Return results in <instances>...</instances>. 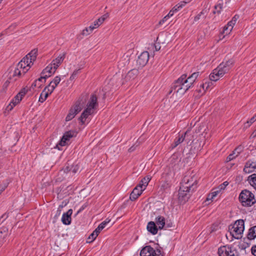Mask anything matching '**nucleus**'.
Returning a JSON list of instances; mask_svg holds the SVG:
<instances>
[{
	"label": "nucleus",
	"mask_w": 256,
	"mask_h": 256,
	"mask_svg": "<svg viewBox=\"0 0 256 256\" xmlns=\"http://www.w3.org/2000/svg\"><path fill=\"white\" fill-rule=\"evenodd\" d=\"M152 255L154 256H162L161 254V252L160 250H154V252H152Z\"/></svg>",
	"instance_id": "nucleus-56"
},
{
	"label": "nucleus",
	"mask_w": 256,
	"mask_h": 256,
	"mask_svg": "<svg viewBox=\"0 0 256 256\" xmlns=\"http://www.w3.org/2000/svg\"><path fill=\"white\" fill-rule=\"evenodd\" d=\"M130 58L128 54H125L122 58L118 62L119 66H124L126 64H128L130 62Z\"/></svg>",
	"instance_id": "nucleus-29"
},
{
	"label": "nucleus",
	"mask_w": 256,
	"mask_h": 256,
	"mask_svg": "<svg viewBox=\"0 0 256 256\" xmlns=\"http://www.w3.org/2000/svg\"><path fill=\"white\" fill-rule=\"evenodd\" d=\"M138 69L134 68L131 70L127 73L126 75L125 76L124 81L122 82V84L134 80L138 76Z\"/></svg>",
	"instance_id": "nucleus-11"
},
{
	"label": "nucleus",
	"mask_w": 256,
	"mask_h": 256,
	"mask_svg": "<svg viewBox=\"0 0 256 256\" xmlns=\"http://www.w3.org/2000/svg\"><path fill=\"white\" fill-rule=\"evenodd\" d=\"M172 226V222H167L166 223V225H165L164 227L166 228H171Z\"/></svg>",
	"instance_id": "nucleus-63"
},
{
	"label": "nucleus",
	"mask_w": 256,
	"mask_h": 256,
	"mask_svg": "<svg viewBox=\"0 0 256 256\" xmlns=\"http://www.w3.org/2000/svg\"><path fill=\"white\" fill-rule=\"evenodd\" d=\"M197 184V178L194 176H186L182 182V185L184 189L192 190V192H193L196 188Z\"/></svg>",
	"instance_id": "nucleus-5"
},
{
	"label": "nucleus",
	"mask_w": 256,
	"mask_h": 256,
	"mask_svg": "<svg viewBox=\"0 0 256 256\" xmlns=\"http://www.w3.org/2000/svg\"><path fill=\"white\" fill-rule=\"evenodd\" d=\"M83 108V102L82 103L80 101H77L74 106L72 108L67 115L66 120L70 121L72 120L76 114H78Z\"/></svg>",
	"instance_id": "nucleus-6"
},
{
	"label": "nucleus",
	"mask_w": 256,
	"mask_h": 256,
	"mask_svg": "<svg viewBox=\"0 0 256 256\" xmlns=\"http://www.w3.org/2000/svg\"><path fill=\"white\" fill-rule=\"evenodd\" d=\"M154 249L150 246L144 247L140 251V256H154Z\"/></svg>",
	"instance_id": "nucleus-19"
},
{
	"label": "nucleus",
	"mask_w": 256,
	"mask_h": 256,
	"mask_svg": "<svg viewBox=\"0 0 256 256\" xmlns=\"http://www.w3.org/2000/svg\"><path fill=\"white\" fill-rule=\"evenodd\" d=\"M22 97L19 94H18L16 96H14V100H18V102H20V101L22 99Z\"/></svg>",
	"instance_id": "nucleus-59"
},
{
	"label": "nucleus",
	"mask_w": 256,
	"mask_h": 256,
	"mask_svg": "<svg viewBox=\"0 0 256 256\" xmlns=\"http://www.w3.org/2000/svg\"><path fill=\"white\" fill-rule=\"evenodd\" d=\"M28 56H26L22 59V60L24 63H26V66L30 67V64H32L33 62H30V60Z\"/></svg>",
	"instance_id": "nucleus-42"
},
{
	"label": "nucleus",
	"mask_w": 256,
	"mask_h": 256,
	"mask_svg": "<svg viewBox=\"0 0 256 256\" xmlns=\"http://www.w3.org/2000/svg\"><path fill=\"white\" fill-rule=\"evenodd\" d=\"M140 186H137L133 190L131 194H130V198L131 200H134L140 196L144 189L140 188Z\"/></svg>",
	"instance_id": "nucleus-13"
},
{
	"label": "nucleus",
	"mask_w": 256,
	"mask_h": 256,
	"mask_svg": "<svg viewBox=\"0 0 256 256\" xmlns=\"http://www.w3.org/2000/svg\"><path fill=\"white\" fill-rule=\"evenodd\" d=\"M108 16V14H106L103 15L102 16L98 18L97 20L94 22V24H92L93 26H94L96 28H98L99 26H100L105 20Z\"/></svg>",
	"instance_id": "nucleus-25"
},
{
	"label": "nucleus",
	"mask_w": 256,
	"mask_h": 256,
	"mask_svg": "<svg viewBox=\"0 0 256 256\" xmlns=\"http://www.w3.org/2000/svg\"><path fill=\"white\" fill-rule=\"evenodd\" d=\"M224 192V182L220 184L218 187L214 188L212 190V192L214 196L216 197H220Z\"/></svg>",
	"instance_id": "nucleus-21"
},
{
	"label": "nucleus",
	"mask_w": 256,
	"mask_h": 256,
	"mask_svg": "<svg viewBox=\"0 0 256 256\" xmlns=\"http://www.w3.org/2000/svg\"><path fill=\"white\" fill-rule=\"evenodd\" d=\"M216 197L214 196V194H212V192L211 193L209 194L208 195V196L205 200V202H208V204H209L210 202V201H212Z\"/></svg>",
	"instance_id": "nucleus-41"
},
{
	"label": "nucleus",
	"mask_w": 256,
	"mask_h": 256,
	"mask_svg": "<svg viewBox=\"0 0 256 256\" xmlns=\"http://www.w3.org/2000/svg\"><path fill=\"white\" fill-rule=\"evenodd\" d=\"M255 169H256V162L248 161L246 163L244 172L246 173H250Z\"/></svg>",
	"instance_id": "nucleus-20"
},
{
	"label": "nucleus",
	"mask_w": 256,
	"mask_h": 256,
	"mask_svg": "<svg viewBox=\"0 0 256 256\" xmlns=\"http://www.w3.org/2000/svg\"><path fill=\"white\" fill-rule=\"evenodd\" d=\"M76 136V132L74 131L70 130L66 132L62 137V138L60 140L59 142L56 144V148H58V150H60L59 148V146H64L66 142L69 140Z\"/></svg>",
	"instance_id": "nucleus-7"
},
{
	"label": "nucleus",
	"mask_w": 256,
	"mask_h": 256,
	"mask_svg": "<svg viewBox=\"0 0 256 256\" xmlns=\"http://www.w3.org/2000/svg\"><path fill=\"white\" fill-rule=\"evenodd\" d=\"M110 220L108 218H106L104 221L102 222L101 224H99V226L103 230L106 226V225L110 222Z\"/></svg>",
	"instance_id": "nucleus-46"
},
{
	"label": "nucleus",
	"mask_w": 256,
	"mask_h": 256,
	"mask_svg": "<svg viewBox=\"0 0 256 256\" xmlns=\"http://www.w3.org/2000/svg\"><path fill=\"white\" fill-rule=\"evenodd\" d=\"M169 18L168 17H167V16H166L162 20H160L158 22V25L162 26L164 24H166V25L169 24L168 22H167L168 19Z\"/></svg>",
	"instance_id": "nucleus-45"
},
{
	"label": "nucleus",
	"mask_w": 256,
	"mask_h": 256,
	"mask_svg": "<svg viewBox=\"0 0 256 256\" xmlns=\"http://www.w3.org/2000/svg\"><path fill=\"white\" fill-rule=\"evenodd\" d=\"M186 78V74H182L173 84L172 87V90L176 92L185 93L193 84L190 82L186 83L184 81Z\"/></svg>",
	"instance_id": "nucleus-3"
},
{
	"label": "nucleus",
	"mask_w": 256,
	"mask_h": 256,
	"mask_svg": "<svg viewBox=\"0 0 256 256\" xmlns=\"http://www.w3.org/2000/svg\"><path fill=\"white\" fill-rule=\"evenodd\" d=\"M28 90L29 89H28L26 87L24 88L18 92V94L22 97L26 94Z\"/></svg>",
	"instance_id": "nucleus-51"
},
{
	"label": "nucleus",
	"mask_w": 256,
	"mask_h": 256,
	"mask_svg": "<svg viewBox=\"0 0 256 256\" xmlns=\"http://www.w3.org/2000/svg\"><path fill=\"white\" fill-rule=\"evenodd\" d=\"M251 251H252V254L254 256H256V245H254L252 247Z\"/></svg>",
	"instance_id": "nucleus-58"
},
{
	"label": "nucleus",
	"mask_w": 256,
	"mask_h": 256,
	"mask_svg": "<svg viewBox=\"0 0 256 256\" xmlns=\"http://www.w3.org/2000/svg\"><path fill=\"white\" fill-rule=\"evenodd\" d=\"M239 200L244 206H250L256 202L254 194L247 190L242 191L239 196Z\"/></svg>",
	"instance_id": "nucleus-4"
},
{
	"label": "nucleus",
	"mask_w": 256,
	"mask_h": 256,
	"mask_svg": "<svg viewBox=\"0 0 256 256\" xmlns=\"http://www.w3.org/2000/svg\"><path fill=\"white\" fill-rule=\"evenodd\" d=\"M238 148H236L232 152V154H229V156L226 158V159L225 161L226 162H230L235 159L240 154V152L238 151Z\"/></svg>",
	"instance_id": "nucleus-28"
},
{
	"label": "nucleus",
	"mask_w": 256,
	"mask_h": 256,
	"mask_svg": "<svg viewBox=\"0 0 256 256\" xmlns=\"http://www.w3.org/2000/svg\"><path fill=\"white\" fill-rule=\"evenodd\" d=\"M7 187V185L6 184H0V191L2 192Z\"/></svg>",
	"instance_id": "nucleus-60"
},
{
	"label": "nucleus",
	"mask_w": 256,
	"mask_h": 256,
	"mask_svg": "<svg viewBox=\"0 0 256 256\" xmlns=\"http://www.w3.org/2000/svg\"><path fill=\"white\" fill-rule=\"evenodd\" d=\"M60 80H61V79L60 76H56L54 78V80L50 82V83L49 84V86H50L51 84H52V86L56 87L58 85V84L60 83Z\"/></svg>",
	"instance_id": "nucleus-39"
},
{
	"label": "nucleus",
	"mask_w": 256,
	"mask_h": 256,
	"mask_svg": "<svg viewBox=\"0 0 256 256\" xmlns=\"http://www.w3.org/2000/svg\"><path fill=\"white\" fill-rule=\"evenodd\" d=\"M44 80L46 79V77L44 76V75H42L41 74V76L40 78H39L38 79H37L36 80H38V82H41L42 81V80Z\"/></svg>",
	"instance_id": "nucleus-62"
},
{
	"label": "nucleus",
	"mask_w": 256,
	"mask_h": 256,
	"mask_svg": "<svg viewBox=\"0 0 256 256\" xmlns=\"http://www.w3.org/2000/svg\"><path fill=\"white\" fill-rule=\"evenodd\" d=\"M98 106L97 96L95 94L90 95V99L86 104V109L94 112V110Z\"/></svg>",
	"instance_id": "nucleus-9"
},
{
	"label": "nucleus",
	"mask_w": 256,
	"mask_h": 256,
	"mask_svg": "<svg viewBox=\"0 0 256 256\" xmlns=\"http://www.w3.org/2000/svg\"><path fill=\"white\" fill-rule=\"evenodd\" d=\"M188 130H187L184 134H179L178 136L175 138L174 142L172 144V148H176L184 140L186 136L188 134Z\"/></svg>",
	"instance_id": "nucleus-14"
},
{
	"label": "nucleus",
	"mask_w": 256,
	"mask_h": 256,
	"mask_svg": "<svg viewBox=\"0 0 256 256\" xmlns=\"http://www.w3.org/2000/svg\"><path fill=\"white\" fill-rule=\"evenodd\" d=\"M218 256H224V246H220L218 249Z\"/></svg>",
	"instance_id": "nucleus-48"
},
{
	"label": "nucleus",
	"mask_w": 256,
	"mask_h": 256,
	"mask_svg": "<svg viewBox=\"0 0 256 256\" xmlns=\"http://www.w3.org/2000/svg\"><path fill=\"white\" fill-rule=\"evenodd\" d=\"M66 56L65 53L60 54L50 64L56 70L63 62Z\"/></svg>",
	"instance_id": "nucleus-12"
},
{
	"label": "nucleus",
	"mask_w": 256,
	"mask_h": 256,
	"mask_svg": "<svg viewBox=\"0 0 256 256\" xmlns=\"http://www.w3.org/2000/svg\"><path fill=\"white\" fill-rule=\"evenodd\" d=\"M38 50L36 49L32 50L26 56H29L30 62H33L36 59Z\"/></svg>",
	"instance_id": "nucleus-33"
},
{
	"label": "nucleus",
	"mask_w": 256,
	"mask_h": 256,
	"mask_svg": "<svg viewBox=\"0 0 256 256\" xmlns=\"http://www.w3.org/2000/svg\"><path fill=\"white\" fill-rule=\"evenodd\" d=\"M156 223L158 226V228L162 230L164 228L166 220L164 216H158L156 218Z\"/></svg>",
	"instance_id": "nucleus-24"
},
{
	"label": "nucleus",
	"mask_w": 256,
	"mask_h": 256,
	"mask_svg": "<svg viewBox=\"0 0 256 256\" xmlns=\"http://www.w3.org/2000/svg\"><path fill=\"white\" fill-rule=\"evenodd\" d=\"M97 235L94 234L93 232L90 235L87 239V242L90 243L92 242L97 237Z\"/></svg>",
	"instance_id": "nucleus-40"
},
{
	"label": "nucleus",
	"mask_w": 256,
	"mask_h": 256,
	"mask_svg": "<svg viewBox=\"0 0 256 256\" xmlns=\"http://www.w3.org/2000/svg\"><path fill=\"white\" fill-rule=\"evenodd\" d=\"M80 70L78 69V70H74V72H72V74L71 75V76L70 78V80H72L76 78V76H77Z\"/></svg>",
	"instance_id": "nucleus-44"
},
{
	"label": "nucleus",
	"mask_w": 256,
	"mask_h": 256,
	"mask_svg": "<svg viewBox=\"0 0 256 256\" xmlns=\"http://www.w3.org/2000/svg\"><path fill=\"white\" fill-rule=\"evenodd\" d=\"M136 146L134 145L132 146L128 149V152H131L134 151L136 149Z\"/></svg>",
	"instance_id": "nucleus-64"
},
{
	"label": "nucleus",
	"mask_w": 256,
	"mask_h": 256,
	"mask_svg": "<svg viewBox=\"0 0 256 256\" xmlns=\"http://www.w3.org/2000/svg\"><path fill=\"white\" fill-rule=\"evenodd\" d=\"M48 87H45V88L42 90V92L40 94V96L39 98L38 101L40 102H44L48 96L50 94V92H48L47 90V88Z\"/></svg>",
	"instance_id": "nucleus-26"
},
{
	"label": "nucleus",
	"mask_w": 256,
	"mask_h": 256,
	"mask_svg": "<svg viewBox=\"0 0 256 256\" xmlns=\"http://www.w3.org/2000/svg\"><path fill=\"white\" fill-rule=\"evenodd\" d=\"M223 8V2L222 0H220L216 5L214 6V13L220 14Z\"/></svg>",
	"instance_id": "nucleus-32"
},
{
	"label": "nucleus",
	"mask_w": 256,
	"mask_h": 256,
	"mask_svg": "<svg viewBox=\"0 0 256 256\" xmlns=\"http://www.w3.org/2000/svg\"><path fill=\"white\" fill-rule=\"evenodd\" d=\"M19 102H18V100L13 98V100L11 101L10 104L7 106L6 110L8 111L12 110L14 106H16Z\"/></svg>",
	"instance_id": "nucleus-38"
},
{
	"label": "nucleus",
	"mask_w": 256,
	"mask_h": 256,
	"mask_svg": "<svg viewBox=\"0 0 256 256\" xmlns=\"http://www.w3.org/2000/svg\"><path fill=\"white\" fill-rule=\"evenodd\" d=\"M148 59L149 53L148 52H144L138 56L136 64L139 67H143L147 64Z\"/></svg>",
	"instance_id": "nucleus-10"
},
{
	"label": "nucleus",
	"mask_w": 256,
	"mask_h": 256,
	"mask_svg": "<svg viewBox=\"0 0 256 256\" xmlns=\"http://www.w3.org/2000/svg\"><path fill=\"white\" fill-rule=\"evenodd\" d=\"M20 74H21V72L19 70V68H18L17 66V68L15 69V70L14 72L13 76H20Z\"/></svg>",
	"instance_id": "nucleus-55"
},
{
	"label": "nucleus",
	"mask_w": 256,
	"mask_h": 256,
	"mask_svg": "<svg viewBox=\"0 0 256 256\" xmlns=\"http://www.w3.org/2000/svg\"><path fill=\"white\" fill-rule=\"evenodd\" d=\"M224 75V64L222 62L216 68L214 69L212 72L210 74L208 79L204 80V83L200 85L204 92V88L207 90L213 84L212 82L217 81L220 77Z\"/></svg>",
	"instance_id": "nucleus-1"
},
{
	"label": "nucleus",
	"mask_w": 256,
	"mask_h": 256,
	"mask_svg": "<svg viewBox=\"0 0 256 256\" xmlns=\"http://www.w3.org/2000/svg\"><path fill=\"white\" fill-rule=\"evenodd\" d=\"M102 230L99 226H98V227L93 232L98 236L100 232Z\"/></svg>",
	"instance_id": "nucleus-57"
},
{
	"label": "nucleus",
	"mask_w": 256,
	"mask_h": 256,
	"mask_svg": "<svg viewBox=\"0 0 256 256\" xmlns=\"http://www.w3.org/2000/svg\"><path fill=\"white\" fill-rule=\"evenodd\" d=\"M78 169L79 167L77 164L73 165L71 166L70 168L69 166H66L64 169V172H68L72 171L73 173L75 174L78 170Z\"/></svg>",
	"instance_id": "nucleus-37"
},
{
	"label": "nucleus",
	"mask_w": 256,
	"mask_h": 256,
	"mask_svg": "<svg viewBox=\"0 0 256 256\" xmlns=\"http://www.w3.org/2000/svg\"><path fill=\"white\" fill-rule=\"evenodd\" d=\"M234 164V163L226 162V161H225V168L228 170H230Z\"/></svg>",
	"instance_id": "nucleus-50"
},
{
	"label": "nucleus",
	"mask_w": 256,
	"mask_h": 256,
	"mask_svg": "<svg viewBox=\"0 0 256 256\" xmlns=\"http://www.w3.org/2000/svg\"><path fill=\"white\" fill-rule=\"evenodd\" d=\"M56 70L51 66L50 64H49L47 66L42 72L41 74L44 75L46 78L50 77L52 74H54Z\"/></svg>",
	"instance_id": "nucleus-18"
},
{
	"label": "nucleus",
	"mask_w": 256,
	"mask_h": 256,
	"mask_svg": "<svg viewBox=\"0 0 256 256\" xmlns=\"http://www.w3.org/2000/svg\"><path fill=\"white\" fill-rule=\"evenodd\" d=\"M147 230L152 234H156L158 232V228L154 222H150L147 225Z\"/></svg>",
	"instance_id": "nucleus-23"
},
{
	"label": "nucleus",
	"mask_w": 256,
	"mask_h": 256,
	"mask_svg": "<svg viewBox=\"0 0 256 256\" xmlns=\"http://www.w3.org/2000/svg\"><path fill=\"white\" fill-rule=\"evenodd\" d=\"M72 214V210L70 209L68 211L62 214V221L64 224L68 225L71 222V216Z\"/></svg>",
	"instance_id": "nucleus-16"
},
{
	"label": "nucleus",
	"mask_w": 256,
	"mask_h": 256,
	"mask_svg": "<svg viewBox=\"0 0 256 256\" xmlns=\"http://www.w3.org/2000/svg\"><path fill=\"white\" fill-rule=\"evenodd\" d=\"M254 226L251 227L249 230L247 234V238L249 240H254L256 238V230Z\"/></svg>",
	"instance_id": "nucleus-30"
},
{
	"label": "nucleus",
	"mask_w": 256,
	"mask_h": 256,
	"mask_svg": "<svg viewBox=\"0 0 256 256\" xmlns=\"http://www.w3.org/2000/svg\"><path fill=\"white\" fill-rule=\"evenodd\" d=\"M256 121V120L253 118V116L249 120H248L246 123H245V125L246 124H248L247 126H246V127H248V126H250L252 123H254V122Z\"/></svg>",
	"instance_id": "nucleus-53"
},
{
	"label": "nucleus",
	"mask_w": 256,
	"mask_h": 256,
	"mask_svg": "<svg viewBox=\"0 0 256 256\" xmlns=\"http://www.w3.org/2000/svg\"><path fill=\"white\" fill-rule=\"evenodd\" d=\"M92 32H90V30H88V28H86L82 32V36H86L90 34H91Z\"/></svg>",
	"instance_id": "nucleus-52"
},
{
	"label": "nucleus",
	"mask_w": 256,
	"mask_h": 256,
	"mask_svg": "<svg viewBox=\"0 0 256 256\" xmlns=\"http://www.w3.org/2000/svg\"><path fill=\"white\" fill-rule=\"evenodd\" d=\"M200 72H194L192 73L188 78L186 77V80H185L184 81L185 82H190V84H194V82H195Z\"/></svg>",
	"instance_id": "nucleus-27"
},
{
	"label": "nucleus",
	"mask_w": 256,
	"mask_h": 256,
	"mask_svg": "<svg viewBox=\"0 0 256 256\" xmlns=\"http://www.w3.org/2000/svg\"><path fill=\"white\" fill-rule=\"evenodd\" d=\"M46 87H48V88H47V90L48 92H50V94H52V92L54 90V88H56L54 86L51 84L50 86H49V84L46 86Z\"/></svg>",
	"instance_id": "nucleus-54"
},
{
	"label": "nucleus",
	"mask_w": 256,
	"mask_h": 256,
	"mask_svg": "<svg viewBox=\"0 0 256 256\" xmlns=\"http://www.w3.org/2000/svg\"><path fill=\"white\" fill-rule=\"evenodd\" d=\"M7 236V234H2V231H0V240L1 239L4 240V238Z\"/></svg>",
	"instance_id": "nucleus-61"
},
{
	"label": "nucleus",
	"mask_w": 256,
	"mask_h": 256,
	"mask_svg": "<svg viewBox=\"0 0 256 256\" xmlns=\"http://www.w3.org/2000/svg\"><path fill=\"white\" fill-rule=\"evenodd\" d=\"M150 180V178L149 177H145L143 178L140 184L138 186H140L141 187H140V188L145 189L146 187L148 186L149 181Z\"/></svg>",
	"instance_id": "nucleus-31"
},
{
	"label": "nucleus",
	"mask_w": 256,
	"mask_h": 256,
	"mask_svg": "<svg viewBox=\"0 0 256 256\" xmlns=\"http://www.w3.org/2000/svg\"><path fill=\"white\" fill-rule=\"evenodd\" d=\"M190 191L192 192V190L184 189L182 185L178 192V200L180 203L184 204L190 198L188 193Z\"/></svg>",
	"instance_id": "nucleus-8"
},
{
	"label": "nucleus",
	"mask_w": 256,
	"mask_h": 256,
	"mask_svg": "<svg viewBox=\"0 0 256 256\" xmlns=\"http://www.w3.org/2000/svg\"><path fill=\"white\" fill-rule=\"evenodd\" d=\"M225 256H238V252L234 246H225Z\"/></svg>",
	"instance_id": "nucleus-17"
},
{
	"label": "nucleus",
	"mask_w": 256,
	"mask_h": 256,
	"mask_svg": "<svg viewBox=\"0 0 256 256\" xmlns=\"http://www.w3.org/2000/svg\"><path fill=\"white\" fill-rule=\"evenodd\" d=\"M248 181L253 187L256 185V174H253L248 176Z\"/></svg>",
	"instance_id": "nucleus-34"
},
{
	"label": "nucleus",
	"mask_w": 256,
	"mask_h": 256,
	"mask_svg": "<svg viewBox=\"0 0 256 256\" xmlns=\"http://www.w3.org/2000/svg\"><path fill=\"white\" fill-rule=\"evenodd\" d=\"M238 18V16H234L232 20L228 23L226 26H225V34H228L230 33L233 29L234 26L236 23Z\"/></svg>",
	"instance_id": "nucleus-15"
},
{
	"label": "nucleus",
	"mask_w": 256,
	"mask_h": 256,
	"mask_svg": "<svg viewBox=\"0 0 256 256\" xmlns=\"http://www.w3.org/2000/svg\"><path fill=\"white\" fill-rule=\"evenodd\" d=\"M234 61L233 59L230 58L225 62V73L226 70H229L234 66Z\"/></svg>",
	"instance_id": "nucleus-36"
},
{
	"label": "nucleus",
	"mask_w": 256,
	"mask_h": 256,
	"mask_svg": "<svg viewBox=\"0 0 256 256\" xmlns=\"http://www.w3.org/2000/svg\"><path fill=\"white\" fill-rule=\"evenodd\" d=\"M42 86V84H38V80H36L32 84L31 86L29 88V90L32 91L34 90V88L36 86H38V88H40Z\"/></svg>",
	"instance_id": "nucleus-43"
},
{
	"label": "nucleus",
	"mask_w": 256,
	"mask_h": 256,
	"mask_svg": "<svg viewBox=\"0 0 256 256\" xmlns=\"http://www.w3.org/2000/svg\"><path fill=\"white\" fill-rule=\"evenodd\" d=\"M17 66L20 68L23 69V70H24L26 67H27L26 65V63H24L22 60L18 62Z\"/></svg>",
	"instance_id": "nucleus-47"
},
{
	"label": "nucleus",
	"mask_w": 256,
	"mask_h": 256,
	"mask_svg": "<svg viewBox=\"0 0 256 256\" xmlns=\"http://www.w3.org/2000/svg\"><path fill=\"white\" fill-rule=\"evenodd\" d=\"M206 12V10H202L199 14H198L194 17V21H197V20H199L202 14H204Z\"/></svg>",
	"instance_id": "nucleus-49"
},
{
	"label": "nucleus",
	"mask_w": 256,
	"mask_h": 256,
	"mask_svg": "<svg viewBox=\"0 0 256 256\" xmlns=\"http://www.w3.org/2000/svg\"><path fill=\"white\" fill-rule=\"evenodd\" d=\"M94 112H91L86 108L82 112L80 116L78 118V120L80 121L82 124H83L86 122V120L88 118V116L91 115Z\"/></svg>",
	"instance_id": "nucleus-22"
},
{
	"label": "nucleus",
	"mask_w": 256,
	"mask_h": 256,
	"mask_svg": "<svg viewBox=\"0 0 256 256\" xmlns=\"http://www.w3.org/2000/svg\"><path fill=\"white\" fill-rule=\"evenodd\" d=\"M186 4L184 1L180 2V3L176 5L172 10V12H178L180 8H182Z\"/></svg>",
	"instance_id": "nucleus-35"
},
{
	"label": "nucleus",
	"mask_w": 256,
	"mask_h": 256,
	"mask_svg": "<svg viewBox=\"0 0 256 256\" xmlns=\"http://www.w3.org/2000/svg\"><path fill=\"white\" fill-rule=\"evenodd\" d=\"M244 230V222L243 220H238L233 224L228 226V232L232 238L236 239H240Z\"/></svg>",
	"instance_id": "nucleus-2"
}]
</instances>
